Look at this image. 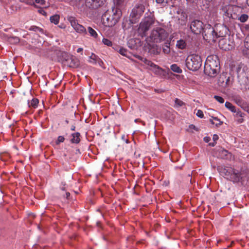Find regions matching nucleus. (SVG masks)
I'll return each instance as SVG.
<instances>
[{
	"label": "nucleus",
	"instance_id": "1",
	"mask_svg": "<svg viewBox=\"0 0 249 249\" xmlns=\"http://www.w3.org/2000/svg\"><path fill=\"white\" fill-rule=\"evenodd\" d=\"M216 32L211 25L208 24L205 30V36L206 40L215 41L218 37H224L229 32L228 27L223 24L217 25L216 26Z\"/></svg>",
	"mask_w": 249,
	"mask_h": 249
},
{
	"label": "nucleus",
	"instance_id": "2",
	"mask_svg": "<svg viewBox=\"0 0 249 249\" xmlns=\"http://www.w3.org/2000/svg\"><path fill=\"white\" fill-rule=\"evenodd\" d=\"M219 70V62L216 56H209L204 65L205 73L211 77H214Z\"/></svg>",
	"mask_w": 249,
	"mask_h": 249
},
{
	"label": "nucleus",
	"instance_id": "3",
	"mask_svg": "<svg viewBox=\"0 0 249 249\" xmlns=\"http://www.w3.org/2000/svg\"><path fill=\"white\" fill-rule=\"evenodd\" d=\"M249 172L248 170H239L229 168L227 170L226 176L229 178L233 182H243L248 178Z\"/></svg>",
	"mask_w": 249,
	"mask_h": 249
},
{
	"label": "nucleus",
	"instance_id": "4",
	"mask_svg": "<svg viewBox=\"0 0 249 249\" xmlns=\"http://www.w3.org/2000/svg\"><path fill=\"white\" fill-rule=\"evenodd\" d=\"M185 64L189 70L196 71L200 68L202 64L201 57L197 54L189 55L186 59Z\"/></svg>",
	"mask_w": 249,
	"mask_h": 249
},
{
	"label": "nucleus",
	"instance_id": "5",
	"mask_svg": "<svg viewBox=\"0 0 249 249\" xmlns=\"http://www.w3.org/2000/svg\"><path fill=\"white\" fill-rule=\"evenodd\" d=\"M168 33L160 27L154 29L151 32L149 39L155 43H160L165 40L168 37Z\"/></svg>",
	"mask_w": 249,
	"mask_h": 249
},
{
	"label": "nucleus",
	"instance_id": "6",
	"mask_svg": "<svg viewBox=\"0 0 249 249\" xmlns=\"http://www.w3.org/2000/svg\"><path fill=\"white\" fill-rule=\"evenodd\" d=\"M155 23V18L153 16L145 17L140 23L138 29V33L141 36H145L146 32L149 30L152 25Z\"/></svg>",
	"mask_w": 249,
	"mask_h": 249
},
{
	"label": "nucleus",
	"instance_id": "7",
	"mask_svg": "<svg viewBox=\"0 0 249 249\" xmlns=\"http://www.w3.org/2000/svg\"><path fill=\"white\" fill-rule=\"evenodd\" d=\"M207 25L204 26V24L202 21L196 20L192 22L190 25V29L193 33L195 34H199L201 33H204V38L206 39V36H205V30L207 28Z\"/></svg>",
	"mask_w": 249,
	"mask_h": 249
},
{
	"label": "nucleus",
	"instance_id": "8",
	"mask_svg": "<svg viewBox=\"0 0 249 249\" xmlns=\"http://www.w3.org/2000/svg\"><path fill=\"white\" fill-rule=\"evenodd\" d=\"M73 29L77 33L81 34H87L85 28L78 23L76 19L73 17H70L68 18Z\"/></svg>",
	"mask_w": 249,
	"mask_h": 249
},
{
	"label": "nucleus",
	"instance_id": "9",
	"mask_svg": "<svg viewBox=\"0 0 249 249\" xmlns=\"http://www.w3.org/2000/svg\"><path fill=\"white\" fill-rule=\"evenodd\" d=\"M144 6L143 4H137L132 9L130 16L137 19L142 16L144 11Z\"/></svg>",
	"mask_w": 249,
	"mask_h": 249
},
{
	"label": "nucleus",
	"instance_id": "10",
	"mask_svg": "<svg viewBox=\"0 0 249 249\" xmlns=\"http://www.w3.org/2000/svg\"><path fill=\"white\" fill-rule=\"evenodd\" d=\"M106 0H87L86 5L90 8L96 9L102 5Z\"/></svg>",
	"mask_w": 249,
	"mask_h": 249
},
{
	"label": "nucleus",
	"instance_id": "11",
	"mask_svg": "<svg viewBox=\"0 0 249 249\" xmlns=\"http://www.w3.org/2000/svg\"><path fill=\"white\" fill-rule=\"evenodd\" d=\"M121 11L119 10L116 11V13H114L112 16V19L110 22H108L107 26H113L115 25L119 21L121 17Z\"/></svg>",
	"mask_w": 249,
	"mask_h": 249
},
{
	"label": "nucleus",
	"instance_id": "12",
	"mask_svg": "<svg viewBox=\"0 0 249 249\" xmlns=\"http://www.w3.org/2000/svg\"><path fill=\"white\" fill-rule=\"evenodd\" d=\"M227 39L223 37H222L219 41V46L221 49L227 51L232 48V46L229 43H227Z\"/></svg>",
	"mask_w": 249,
	"mask_h": 249
},
{
	"label": "nucleus",
	"instance_id": "13",
	"mask_svg": "<svg viewBox=\"0 0 249 249\" xmlns=\"http://www.w3.org/2000/svg\"><path fill=\"white\" fill-rule=\"evenodd\" d=\"M233 6L231 5H227L223 8L224 12V15L229 18H234L232 16V10Z\"/></svg>",
	"mask_w": 249,
	"mask_h": 249
},
{
	"label": "nucleus",
	"instance_id": "14",
	"mask_svg": "<svg viewBox=\"0 0 249 249\" xmlns=\"http://www.w3.org/2000/svg\"><path fill=\"white\" fill-rule=\"evenodd\" d=\"M89 62L92 64H95L98 63L100 66H101V64L103 63L100 59L93 53L89 56Z\"/></svg>",
	"mask_w": 249,
	"mask_h": 249
},
{
	"label": "nucleus",
	"instance_id": "15",
	"mask_svg": "<svg viewBox=\"0 0 249 249\" xmlns=\"http://www.w3.org/2000/svg\"><path fill=\"white\" fill-rule=\"evenodd\" d=\"M176 46L178 49H185L187 46L186 41L184 39L181 38L177 40Z\"/></svg>",
	"mask_w": 249,
	"mask_h": 249
},
{
	"label": "nucleus",
	"instance_id": "16",
	"mask_svg": "<svg viewBox=\"0 0 249 249\" xmlns=\"http://www.w3.org/2000/svg\"><path fill=\"white\" fill-rule=\"evenodd\" d=\"M234 115L238 123H242L244 122V114L242 113L240 110H237Z\"/></svg>",
	"mask_w": 249,
	"mask_h": 249
},
{
	"label": "nucleus",
	"instance_id": "17",
	"mask_svg": "<svg viewBox=\"0 0 249 249\" xmlns=\"http://www.w3.org/2000/svg\"><path fill=\"white\" fill-rule=\"evenodd\" d=\"M218 156L221 158H227L228 155L230 154L227 150L222 148H220L218 149Z\"/></svg>",
	"mask_w": 249,
	"mask_h": 249
},
{
	"label": "nucleus",
	"instance_id": "18",
	"mask_svg": "<svg viewBox=\"0 0 249 249\" xmlns=\"http://www.w3.org/2000/svg\"><path fill=\"white\" fill-rule=\"evenodd\" d=\"M80 133H78V132H76V133H73L72 134L71 136H72V138L71 139V142L72 143H77L78 142H79L80 141Z\"/></svg>",
	"mask_w": 249,
	"mask_h": 249
},
{
	"label": "nucleus",
	"instance_id": "19",
	"mask_svg": "<svg viewBox=\"0 0 249 249\" xmlns=\"http://www.w3.org/2000/svg\"><path fill=\"white\" fill-rule=\"evenodd\" d=\"M60 17L58 15H54L50 17V21L52 23L56 25L59 23Z\"/></svg>",
	"mask_w": 249,
	"mask_h": 249
},
{
	"label": "nucleus",
	"instance_id": "20",
	"mask_svg": "<svg viewBox=\"0 0 249 249\" xmlns=\"http://www.w3.org/2000/svg\"><path fill=\"white\" fill-rule=\"evenodd\" d=\"M225 106L227 108L232 112L235 113L237 111L235 107L230 102H226L225 104Z\"/></svg>",
	"mask_w": 249,
	"mask_h": 249
},
{
	"label": "nucleus",
	"instance_id": "21",
	"mask_svg": "<svg viewBox=\"0 0 249 249\" xmlns=\"http://www.w3.org/2000/svg\"><path fill=\"white\" fill-rule=\"evenodd\" d=\"M147 64L151 67L152 70H155V72L156 73L160 72L161 70V69H159L158 67H157L156 65L151 62L150 61H147Z\"/></svg>",
	"mask_w": 249,
	"mask_h": 249
},
{
	"label": "nucleus",
	"instance_id": "22",
	"mask_svg": "<svg viewBox=\"0 0 249 249\" xmlns=\"http://www.w3.org/2000/svg\"><path fill=\"white\" fill-rule=\"evenodd\" d=\"M171 69L173 71L180 73L182 72L181 69L177 65V64H173L171 66Z\"/></svg>",
	"mask_w": 249,
	"mask_h": 249
},
{
	"label": "nucleus",
	"instance_id": "23",
	"mask_svg": "<svg viewBox=\"0 0 249 249\" xmlns=\"http://www.w3.org/2000/svg\"><path fill=\"white\" fill-rule=\"evenodd\" d=\"M38 104V100L36 98H33L30 102H28L29 107H33L36 108L37 107Z\"/></svg>",
	"mask_w": 249,
	"mask_h": 249
},
{
	"label": "nucleus",
	"instance_id": "24",
	"mask_svg": "<svg viewBox=\"0 0 249 249\" xmlns=\"http://www.w3.org/2000/svg\"><path fill=\"white\" fill-rule=\"evenodd\" d=\"M88 32L89 33V35L91 36H92V37H93L94 38H96L97 37V36H98L97 33L91 27H89L88 28Z\"/></svg>",
	"mask_w": 249,
	"mask_h": 249
},
{
	"label": "nucleus",
	"instance_id": "25",
	"mask_svg": "<svg viewBox=\"0 0 249 249\" xmlns=\"http://www.w3.org/2000/svg\"><path fill=\"white\" fill-rule=\"evenodd\" d=\"M249 18V16L247 14H244L241 15L238 18V20L240 21L241 22H245L247 21Z\"/></svg>",
	"mask_w": 249,
	"mask_h": 249
},
{
	"label": "nucleus",
	"instance_id": "26",
	"mask_svg": "<svg viewBox=\"0 0 249 249\" xmlns=\"http://www.w3.org/2000/svg\"><path fill=\"white\" fill-rule=\"evenodd\" d=\"M210 122L213 124H215L216 125L221 124V122L220 120L216 117H213L212 119H210Z\"/></svg>",
	"mask_w": 249,
	"mask_h": 249
},
{
	"label": "nucleus",
	"instance_id": "27",
	"mask_svg": "<svg viewBox=\"0 0 249 249\" xmlns=\"http://www.w3.org/2000/svg\"><path fill=\"white\" fill-rule=\"evenodd\" d=\"M102 42L104 43V44L107 46H111L112 45V42L108 39L106 38H103Z\"/></svg>",
	"mask_w": 249,
	"mask_h": 249
},
{
	"label": "nucleus",
	"instance_id": "28",
	"mask_svg": "<svg viewBox=\"0 0 249 249\" xmlns=\"http://www.w3.org/2000/svg\"><path fill=\"white\" fill-rule=\"evenodd\" d=\"M19 41V39L18 37L15 36V37H11L9 38V42L11 43H18Z\"/></svg>",
	"mask_w": 249,
	"mask_h": 249
},
{
	"label": "nucleus",
	"instance_id": "29",
	"mask_svg": "<svg viewBox=\"0 0 249 249\" xmlns=\"http://www.w3.org/2000/svg\"><path fill=\"white\" fill-rule=\"evenodd\" d=\"M214 98L219 103H221V104H222L224 102V99L220 97V96H217V95H215L214 96Z\"/></svg>",
	"mask_w": 249,
	"mask_h": 249
},
{
	"label": "nucleus",
	"instance_id": "30",
	"mask_svg": "<svg viewBox=\"0 0 249 249\" xmlns=\"http://www.w3.org/2000/svg\"><path fill=\"white\" fill-rule=\"evenodd\" d=\"M163 51L165 53L168 54L170 52L169 45L167 44L163 48Z\"/></svg>",
	"mask_w": 249,
	"mask_h": 249
},
{
	"label": "nucleus",
	"instance_id": "31",
	"mask_svg": "<svg viewBox=\"0 0 249 249\" xmlns=\"http://www.w3.org/2000/svg\"><path fill=\"white\" fill-rule=\"evenodd\" d=\"M175 103L176 107H181L183 105V102L178 99L175 100Z\"/></svg>",
	"mask_w": 249,
	"mask_h": 249
},
{
	"label": "nucleus",
	"instance_id": "32",
	"mask_svg": "<svg viewBox=\"0 0 249 249\" xmlns=\"http://www.w3.org/2000/svg\"><path fill=\"white\" fill-rule=\"evenodd\" d=\"M196 115L197 117H198L200 118H203L204 117V114H203V111L199 109L197 111Z\"/></svg>",
	"mask_w": 249,
	"mask_h": 249
},
{
	"label": "nucleus",
	"instance_id": "33",
	"mask_svg": "<svg viewBox=\"0 0 249 249\" xmlns=\"http://www.w3.org/2000/svg\"><path fill=\"white\" fill-rule=\"evenodd\" d=\"M245 46L249 50V35L246 38Z\"/></svg>",
	"mask_w": 249,
	"mask_h": 249
},
{
	"label": "nucleus",
	"instance_id": "34",
	"mask_svg": "<svg viewBox=\"0 0 249 249\" xmlns=\"http://www.w3.org/2000/svg\"><path fill=\"white\" fill-rule=\"evenodd\" d=\"M202 3H204L203 6L205 8H208L210 3L209 0H202Z\"/></svg>",
	"mask_w": 249,
	"mask_h": 249
},
{
	"label": "nucleus",
	"instance_id": "35",
	"mask_svg": "<svg viewBox=\"0 0 249 249\" xmlns=\"http://www.w3.org/2000/svg\"><path fill=\"white\" fill-rule=\"evenodd\" d=\"M64 140H65V139L63 136H60L57 138L56 143L58 144L60 142H64Z\"/></svg>",
	"mask_w": 249,
	"mask_h": 249
},
{
	"label": "nucleus",
	"instance_id": "36",
	"mask_svg": "<svg viewBox=\"0 0 249 249\" xmlns=\"http://www.w3.org/2000/svg\"><path fill=\"white\" fill-rule=\"evenodd\" d=\"M119 53L120 54H121L123 55H125L126 53V51L125 49L124 48H121L119 50Z\"/></svg>",
	"mask_w": 249,
	"mask_h": 249
},
{
	"label": "nucleus",
	"instance_id": "37",
	"mask_svg": "<svg viewBox=\"0 0 249 249\" xmlns=\"http://www.w3.org/2000/svg\"><path fill=\"white\" fill-rule=\"evenodd\" d=\"M189 129L190 130L192 131L193 130H195L196 131H198V128H196L194 125L191 124L189 126Z\"/></svg>",
	"mask_w": 249,
	"mask_h": 249
},
{
	"label": "nucleus",
	"instance_id": "38",
	"mask_svg": "<svg viewBox=\"0 0 249 249\" xmlns=\"http://www.w3.org/2000/svg\"><path fill=\"white\" fill-rule=\"evenodd\" d=\"M35 1L41 5H44L45 4L44 0H35Z\"/></svg>",
	"mask_w": 249,
	"mask_h": 249
},
{
	"label": "nucleus",
	"instance_id": "39",
	"mask_svg": "<svg viewBox=\"0 0 249 249\" xmlns=\"http://www.w3.org/2000/svg\"><path fill=\"white\" fill-rule=\"evenodd\" d=\"M38 12L43 15H44V16L46 15V13L45 12V11L43 9H41L38 10Z\"/></svg>",
	"mask_w": 249,
	"mask_h": 249
},
{
	"label": "nucleus",
	"instance_id": "40",
	"mask_svg": "<svg viewBox=\"0 0 249 249\" xmlns=\"http://www.w3.org/2000/svg\"><path fill=\"white\" fill-rule=\"evenodd\" d=\"M213 139L214 142L216 141L218 139V135L216 134L213 135Z\"/></svg>",
	"mask_w": 249,
	"mask_h": 249
},
{
	"label": "nucleus",
	"instance_id": "41",
	"mask_svg": "<svg viewBox=\"0 0 249 249\" xmlns=\"http://www.w3.org/2000/svg\"><path fill=\"white\" fill-rule=\"evenodd\" d=\"M156 1L158 3L160 4H162L164 2L165 3V0H156Z\"/></svg>",
	"mask_w": 249,
	"mask_h": 249
},
{
	"label": "nucleus",
	"instance_id": "42",
	"mask_svg": "<svg viewBox=\"0 0 249 249\" xmlns=\"http://www.w3.org/2000/svg\"><path fill=\"white\" fill-rule=\"evenodd\" d=\"M210 139H211L209 137H206L204 138V141L206 142H208L210 141Z\"/></svg>",
	"mask_w": 249,
	"mask_h": 249
},
{
	"label": "nucleus",
	"instance_id": "43",
	"mask_svg": "<svg viewBox=\"0 0 249 249\" xmlns=\"http://www.w3.org/2000/svg\"><path fill=\"white\" fill-rule=\"evenodd\" d=\"M235 103H236L237 105H239V106H240V105H241V101H240V100H239H239L236 99V100H235Z\"/></svg>",
	"mask_w": 249,
	"mask_h": 249
},
{
	"label": "nucleus",
	"instance_id": "44",
	"mask_svg": "<svg viewBox=\"0 0 249 249\" xmlns=\"http://www.w3.org/2000/svg\"><path fill=\"white\" fill-rule=\"evenodd\" d=\"M83 51V48H79L77 50V53H80L81 52H82Z\"/></svg>",
	"mask_w": 249,
	"mask_h": 249
},
{
	"label": "nucleus",
	"instance_id": "45",
	"mask_svg": "<svg viewBox=\"0 0 249 249\" xmlns=\"http://www.w3.org/2000/svg\"><path fill=\"white\" fill-rule=\"evenodd\" d=\"M75 126H74V125H72V126H71V130H72V131H74V130H75Z\"/></svg>",
	"mask_w": 249,
	"mask_h": 249
},
{
	"label": "nucleus",
	"instance_id": "46",
	"mask_svg": "<svg viewBox=\"0 0 249 249\" xmlns=\"http://www.w3.org/2000/svg\"><path fill=\"white\" fill-rule=\"evenodd\" d=\"M210 145H211V146H213L214 145V143H210Z\"/></svg>",
	"mask_w": 249,
	"mask_h": 249
},
{
	"label": "nucleus",
	"instance_id": "47",
	"mask_svg": "<svg viewBox=\"0 0 249 249\" xmlns=\"http://www.w3.org/2000/svg\"><path fill=\"white\" fill-rule=\"evenodd\" d=\"M66 195H67V197H68L70 196V193H66Z\"/></svg>",
	"mask_w": 249,
	"mask_h": 249
},
{
	"label": "nucleus",
	"instance_id": "48",
	"mask_svg": "<svg viewBox=\"0 0 249 249\" xmlns=\"http://www.w3.org/2000/svg\"><path fill=\"white\" fill-rule=\"evenodd\" d=\"M247 3L249 6V0H247Z\"/></svg>",
	"mask_w": 249,
	"mask_h": 249
},
{
	"label": "nucleus",
	"instance_id": "49",
	"mask_svg": "<svg viewBox=\"0 0 249 249\" xmlns=\"http://www.w3.org/2000/svg\"><path fill=\"white\" fill-rule=\"evenodd\" d=\"M169 0H165V3H167Z\"/></svg>",
	"mask_w": 249,
	"mask_h": 249
},
{
	"label": "nucleus",
	"instance_id": "50",
	"mask_svg": "<svg viewBox=\"0 0 249 249\" xmlns=\"http://www.w3.org/2000/svg\"><path fill=\"white\" fill-rule=\"evenodd\" d=\"M184 18L185 20H186L187 17H184Z\"/></svg>",
	"mask_w": 249,
	"mask_h": 249
}]
</instances>
